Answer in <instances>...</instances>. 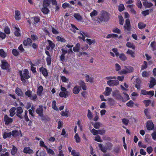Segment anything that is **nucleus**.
<instances>
[{"instance_id": "f257e3e1", "label": "nucleus", "mask_w": 156, "mask_h": 156, "mask_svg": "<svg viewBox=\"0 0 156 156\" xmlns=\"http://www.w3.org/2000/svg\"><path fill=\"white\" fill-rule=\"evenodd\" d=\"M116 77L115 76H107L105 78V80L107 81V84L110 86H116L119 84V82L117 80H113L115 79Z\"/></svg>"}, {"instance_id": "f03ea898", "label": "nucleus", "mask_w": 156, "mask_h": 156, "mask_svg": "<svg viewBox=\"0 0 156 156\" xmlns=\"http://www.w3.org/2000/svg\"><path fill=\"white\" fill-rule=\"evenodd\" d=\"M21 76V80L22 81L24 85L25 84L26 81L25 79H27L30 77V76L29 75V72L27 69H25L23 71V73L21 71L19 72Z\"/></svg>"}, {"instance_id": "7ed1b4c3", "label": "nucleus", "mask_w": 156, "mask_h": 156, "mask_svg": "<svg viewBox=\"0 0 156 156\" xmlns=\"http://www.w3.org/2000/svg\"><path fill=\"white\" fill-rule=\"evenodd\" d=\"M71 30L72 31L74 32H75L77 31L78 33L80 34V36H79L78 37L80 39H82L83 41H86L85 39V36H86V34L84 33L82 31H78V28L75 27L74 25L71 24Z\"/></svg>"}, {"instance_id": "20e7f679", "label": "nucleus", "mask_w": 156, "mask_h": 156, "mask_svg": "<svg viewBox=\"0 0 156 156\" xmlns=\"http://www.w3.org/2000/svg\"><path fill=\"white\" fill-rule=\"evenodd\" d=\"M133 68L129 66H125L124 69L119 72V74H125L132 72L133 71Z\"/></svg>"}, {"instance_id": "39448f33", "label": "nucleus", "mask_w": 156, "mask_h": 156, "mask_svg": "<svg viewBox=\"0 0 156 156\" xmlns=\"http://www.w3.org/2000/svg\"><path fill=\"white\" fill-rule=\"evenodd\" d=\"M101 21H106L109 19V14L107 12L102 11L99 18Z\"/></svg>"}, {"instance_id": "423d86ee", "label": "nucleus", "mask_w": 156, "mask_h": 156, "mask_svg": "<svg viewBox=\"0 0 156 156\" xmlns=\"http://www.w3.org/2000/svg\"><path fill=\"white\" fill-rule=\"evenodd\" d=\"M40 20V17L38 16H34L29 18L28 20V22L30 25L31 24L35 25L36 24L39 22Z\"/></svg>"}, {"instance_id": "0eeeda50", "label": "nucleus", "mask_w": 156, "mask_h": 156, "mask_svg": "<svg viewBox=\"0 0 156 156\" xmlns=\"http://www.w3.org/2000/svg\"><path fill=\"white\" fill-rule=\"evenodd\" d=\"M61 91L59 94V96L62 98L64 97L66 98L68 96L69 92L66 89L61 86Z\"/></svg>"}, {"instance_id": "6e6552de", "label": "nucleus", "mask_w": 156, "mask_h": 156, "mask_svg": "<svg viewBox=\"0 0 156 156\" xmlns=\"http://www.w3.org/2000/svg\"><path fill=\"white\" fill-rule=\"evenodd\" d=\"M43 29L44 31L46 34H49V31L51 30L53 33L54 34H58V32L57 30L49 26V28H48L47 29H46V28H45L44 29L43 28Z\"/></svg>"}, {"instance_id": "1a4fd4ad", "label": "nucleus", "mask_w": 156, "mask_h": 156, "mask_svg": "<svg viewBox=\"0 0 156 156\" xmlns=\"http://www.w3.org/2000/svg\"><path fill=\"white\" fill-rule=\"evenodd\" d=\"M25 95L33 100L36 99L37 98V96L36 94H33L32 91L30 90L27 91L25 92Z\"/></svg>"}, {"instance_id": "9d476101", "label": "nucleus", "mask_w": 156, "mask_h": 156, "mask_svg": "<svg viewBox=\"0 0 156 156\" xmlns=\"http://www.w3.org/2000/svg\"><path fill=\"white\" fill-rule=\"evenodd\" d=\"M134 79L136 80L135 82V87L137 89H140V79L137 77H133L132 78V79Z\"/></svg>"}, {"instance_id": "9b49d317", "label": "nucleus", "mask_w": 156, "mask_h": 156, "mask_svg": "<svg viewBox=\"0 0 156 156\" xmlns=\"http://www.w3.org/2000/svg\"><path fill=\"white\" fill-rule=\"evenodd\" d=\"M4 120L5 122V123L6 125H8L11 123L13 121L12 119L9 117L7 115H5L4 117Z\"/></svg>"}, {"instance_id": "f8f14e48", "label": "nucleus", "mask_w": 156, "mask_h": 156, "mask_svg": "<svg viewBox=\"0 0 156 156\" xmlns=\"http://www.w3.org/2000/svg\"><path fill=\"white\" fill-rule=\"evenodd\" d=\"M43 88L41 86H40L37 87V95L40 96H42L43 94Z\"/></svg>"}, {"instance_id": "ddd939ff", "label": "nucleus", "mask_w": 156, "mask_h": 156, "mask_svg": "<svg viewBox=\"0 0 156 156\" xmlns=\"http://www.w3.org/2000/svg\"><path fill=\"white\" fill-rule=\"evenodd\" d=\"M147 127L148 130H151L154 128V125L151 120H149L147 122Z\"/></svg>"}, {"instance_id": "4468645a", "label": "nucleus", "mask_w": 156, "mask_h": 156, "mask_svg": "<svg viewBox=\"0 0 156 156\" xmlns=\"http://www.w3.org/2000/svg\"><path fill=\"white\" fill-rule=\"evenodd\" d=\"M81 89L80 87L78 85L75 86L73 89V93L75 94H77Z\"/></svg>"}, {"instance_id": "2eb2a0df", "label": "nucleus", "mask_w": 156, "mask_h": 156, "mask_svg": "<svg viewBox=\"0 0 156 156\" xmlns=\"http://www.w3.org/2000/svg\"><path fill=\"white\" fill-rule=\"evenodd\" d=\"M1 67L3 69H7L9 67V65L5 60H2V61Z\"/></svg>"}, {"instance_id": "dca6fc26", "label": "nucleus", "mask_w": 156, "mask_h": 156, "mask_svg": "<svg viewBox=\"0 0 156 156\" xmlns=\"http://www.w3.org/2000/svg\"><path fill=\"white\" fill-rule=\"evenodd\" d=\"M48 42L49 45L47 47V49L48 50L50 49H52L55 47V44L51 41L49 40H48Z\"/></svg>"}, {"instance_id": "f3484780", "label": "nucleus", "mask_w": 156, "mask_h": 156, "mask_svg": "<svg viewBox=\"0 0 156 156\" xmlns=\"http://www.w3.org/2000/svg\"><path fill=\"white\" fill-rule=\"evenodd\" d=\"M130 21L129 19H127L126 20V23L124 26L125 29L129 30L130 29Z\"/></svg>"}, {"instance_id": "a211bd4d", "label": "nucleus", "mask_w": 156, "mask_h": 156, "mask_svg": "<svg viewBox=\"0 0 156 156\" xmlns=\"http://www.w3.org/2000/svg\"><path fill=\"white\" fill-rule=\"evenodd\" d=\"M149 87L150 88H152L156 84V80L153 78H151L150 81L149 83Z\"/></svg>"}, {"instance_id": "6ab92c4d", "label": "nucleus", "mask_w": 156, "mask_h": 156, "mask_svg": "<svg viewBox=\"0 0 156 156\" xmlns=\"http://www.w3.org/2000/svg\"><path fill=\"white\" fill-rule=\"evenodd\" d=\"M23 112V110L22 108L20 107H17L16 108V115L19 117L21 118V114Z\"/></svg>"}, {"instance_id": "aec40b11", "label": "nucleus", "mask_w": 156, "mask_h": 156, "mask_svg": "<svg viewBox=\"0 0 156 156\" xmlns=\"http://www.w3.org/2000/svg\"><path fill=\"white\" fill-rule=\"evenodd\" d=\"M40 71L41 72L44 76H47L48 75V72L46 69L42 67L40 68Z\"/></svg>"}, {"instance_id": "412c9836", "label": "nucleus", "mask_w": 156, "mask_h": 156, "mask_svg": "<svg viewBox=\"0 0 156 156\" xmlns=\"http://www.w3.org/2000/svg\"><path fill=\"white\" fill-rule=\"evenodd\" d=\"M112 91V89L111 88L107 87H106L105 91L104 92V94L106 96L109 95Z\"/></svg>"}, {"instance_id": "4be33fe9", "label": "nucleus", "mask_w": 156, "mask_h": 156, "mask_svg": "<svg viewBox=\"0 0 156 156\" xmlns=\"http://www.w3.org/2000/svg\"><path fill=\"white\" fill-rule=\"evenodd\" d=\"M32 41L30 39L28 38L24 41L23 44L25 46H29L30 45Z\"/></svg>"}, {"instance_id": "5701e85b", "label": "nucleus", "mask_w": 156, "mask_h": 156, "mask_svg": "<svg viewBox=\"0 0 156 156\" xmlns=\"http://www.w3.org/2000/svg\"><path fill=\"white\" fill-rule=\"evenodd\" d=\"M143 5L147 8H150L153 5V4L147 1H144L143 2Z\"/></svg>"}, {"instance_id": "b1692460", "label": "nucleus", "mask_w": 156, "mask_h": 156, "mask_svg": "<svg viewBox=\"0 0 156 156\" xmlns=\"http://www.w3.org/2000/svg\"><path fill=\"white\" fill-rule=\"evenodd\" d=\"M23 152L26 154H31L33 153V151L30 147H27L24 148Z\"/></svg>"}, {"instance_id": "393cba45", "label": "nucleus", "mask_w": 156, "mask_h": 156, "mask_svg": "<svg viewBox=\"0 0 156 156\" xmlns=\"http://www.w3.org/2000/svg\"><path fill=\"white\" fill-rule=\"evenodd\" d=\"M15 18L16 20H19L20 18V12L18 10H16L15 12Z\"/></svg>"}, {"instance_id": "a878e982", "label": "nucleus", "mask_w": 156, "mask_h": 156, "mask_svg": "<svg viewBox=\"0 0 156 156\" xmlns=\"http://www.w3.org/2000/svg\"><path fill=\"white\" fill-rule=\"evenodd\" d=\"M36 112L40 116H41L43 112V109L42 106H39V108L37 109Z\"/></svg>"}, {"instance_id": "bb28decb", "label": "nucleus", "mask_w": 156, "mask_h": 156, "mask_svg": "<svg viewBox=\"0 0 156 156\" xmlns=\"http://www.w3.org/2000/svg\"><path fill=\"white\" fill-rule=\"evenodd\" d=\"M126 53L130 55L131 57L133 58H134L135 56V54L134 52L129 49H128Z\"/></svg>"}, {"instance_id": "cd10ccee", "label": "nucleus", "mask_w": 156, "mask_h": 156, "mask_svg": "<svg viewBox=\"0 0 156 156\" xmlns=\"http://www.w3.org/2000/svg\"><path fill=\"white\" fill-rule=\"evenodd\" d=\"M12 136L14 137H16L17 136H20V137L22 136L21 133L20 132L16 130L12 131Z\"/></svg>"}, {"instance_id": "c85d7f7f", "label": "nucleus", "mask_w": 156, "mask_h": 156, "mask_svg": "<svg viewBox=\"0 0 156 156\" xmlns=\"http://www.w3.org/2000/svg\"><path fill=\"white\" fill-rule=\"evenodd\" d=\"M85 77L86 78V81L87 82H89L90 83H93V78L90 77L88 74H85Z\"/></svg>"}, {"instance_id": "c756f323", "label": "nucleus", "mask_w": 156, "mask_h": 156, "mask_svg": "<svg viewBox=\"0 0 156 156\" xmlns=\"http://www.w3.org/2000/svg\"><path fill=\"white\" fill-rule=\"evenodd\" d=\"M73 16L77 20L80 21H82V17L79 13H75Z\"/></svg>"}, {"instance_id": "7c9ffc66", "label": "nucleus", "mask_w": 156, "mask_h": 156, "mask_svg": "<svg viewBox=\"0 0 156 156\" xmlns=\"http://www.w3.org/2000/svg\"><path fill=\"white\" fill-rule=\"evenodd\" d=\"M41 11L44 14H48L49 12V10L47 6H43L41 9Z\"/></svg>"}, {"instance_id": "2f4dec72", "label": "nucleus", "mask_w": 156, "mask_h": 156, "mask_svg": "<svg viewBox=\"0 0 156 156\" xmlns=\"http://www.w3.org/2000/svg\"><path fill=\"white\" fill-rule=\"evenodd\" d=\"M51 0H44L43 2V6H48L51 4Z\"/></svg>"}, {"instance_id": "473e14b6", "label": "nucleus", "mask_w": 156, "mask_h": 156, "mask_svg": "<svg viewBox=\"0 0 156 156\" xmlns=\"http://www.w3.org/2000/svg\"><path fill=\"white\" fill-rule=\"evenodd\" d=\"M123 94L125 96L123 97H122V99L123 102H125L129 100V95L128 94H126L125 92H124Z\"/></svg>"}, {"instance_id": "72a5a7b5", "label": "nucleus", "mask_w": 156, "mask_h": 156, "mask_svg": "<svg viewBox=\"0 0 156 156\" xmlns=\"http://www.w3.org/2000/svg\"><path fill=\"white\" fill-rule=\"evenodd\" d=\"M15 92L16 94L19 96H22L23 94V93L20 88H17L16 89Z\"/></svg>"}, {"instance_id": "f704fd0d", "label": "nucleus", "mask_w": 156, "mask_h": 156, "mask_svg": "<svg viewBox=\"0 0 156 156\" xmlns=\"http://www.w3.org/2000/svg\"><path fill=\"white\" fill-rule=\"evenodd\" d=\"M16 108L15 107L12 108L9 110L10 115L11 116H13L16 114Z\"/></svg>"}, {"instance_id": "c9c22d12", "label": "nucleus", "mask_w": 156, "mask_h": 156, "mask_svg": "<svg viewBox=\"0 0 156 156\" xmlns=\"http://www.w3.org/2000/svg\"><path fill=\"white\" fill-rule=\"evenodd\" d=\"M118 56L120 59L122 61H125L127 59V58L125 55L123 53L119 54Z\"/></svg>"}, {"instance_id": "e433bc0d", "label": "nucleus", "mask_w": 156, "mask_h": 156, "mask_svg": "<svg viewBox=\"0 0 156 156\" xmlns=\"http://www.w3.org/2000/svg\"><path fill=\"white\" fill-rule=\"evenodd\" d=\"M146 26V24L142 22H139L138 24V27L140 29H142L144 28Z\"/></svg>"}, {"instance_id": "4c0bfd02", "label": "nucleus", "mask_w": 156, "mask_h": 156, "mask_svg": "<svg viewBox=\"0 0 156 156\" xmlns=\"http://www.w3.org/2000/svg\"><path fill=\"white\" fill-rule=\"evenodd\" d=\"M124 85L125 86V87L122 85H120V87L121 89L123 91H127L128 90V85L126 83H124Z\"/></svg>"}, {"instance_id": "58836bf2", "label": "nucleus", "mask_w": 156, "mask_h": 156, "mask_svg": "<svg viewBox=\"0 0 156 156\" xmlns=\"http://www.w3.org/2000/svg\"><path fill=\"white\" fill-rule=\"evenodd\" d=\"M91 123L94 127L96 129H99L101 125V123L99 122H97L95 123L92 122Z\"/></svg>"}, {"instance_id": "ea45409f", "label": "nucleus", "mask_w": 156, "mask_h": 156, "mask_svg": "<svg viewBox=\"0 0 156 156\" xmlns=\"http://www.w3.org/2000/svg\"><path fill=\"white\" fill-rule=\"evenodd\" d=\"M126 46L128 48H131L133 49H135V45L130 42H127L126 44Z\"/></svg>"}, {"instance_id": "a19ab883", "label": "nucleus", "mask_w": 156, "mask_h": 156, "mask_svg": "<svg viewBox=\"0 0 156 156\" xmlns=\"http://www.w3.org/2000/svg\"><path fill=\"white\" fill-rule=\"evenodd\" d=\"M68 112L69 111L67 109L65 111H62L61 112V114L62 116L68 117L69 115Z\"/></svg>"}, {"instance_id": "79ce46f5", "label": "nucleus", "mask_w": 156, "mask_h": 156, "mask_svg": "<svg viewBox=\"0 0 156 156\" xmlns=\"http://www.w3.org/2000/svg\"><path fill=\"white\" fill-rule=\"evenodd\" d=\"M80 45L79 43H77L75 46L73 48V51L75 52L78 51L80 49Z\"/></svg>"}, {"instance_id": "37998d69", "label": "nucleus", "mask_w": 156, "mask_h": 156, "mask_svg": "<svg viewBox=\"0 0 156 156\" xmlns=\"http://www.w3.org/2000/svg\"><path fill=\"white\" fill-rule=\"evenodd\" d=\"M76 142V143H80V139L78 133H76L74 136Z\"/></svg>"}, {"instance_id": "c03bdc74", "label": "nucleus", "mask_w": 156, "mask_h": 156, "mask_svg": "<svg viewBox=\"0 0 156 156\" xmlns=\"http://www.w3.org/2000/svg\"><path fill=\"white\" fill-rule=\"evenodd\" d=\"M0 55L2 58H4L7 56V54L2 49H0Z\"/></svg>"}, {"instance_id": "a18cd8bd", "label": "nucleus", "mask_w": 156, "mask_h": 156, "mask_svg": "<svg viewBox=\"0 0 156 156\" xmlns=\"http://www.w3.org/2000/svg\"><path fill=\"white\" fill-rule=\"evenodd\" d=\"M90 130L91 132L93 135H96L98 134V130L95 129L93 128L91 129L90 127H89Z\"/></svg>"}, {"instance_id": "49530a36", "label": "nucleus", "mask_w": 156, "mask_h": 156, "mask_svg": "<svg viewBox=\"0 0 156 156\" xmlns=\"http://www.w3.org/2000/svg\"><path fill=\"white\" fill-rule=\"evenodd\" d=\"M12 135V133L11 132H9L8 133H4L3 134V138L4 139H5L7 138L10 137Z\"/></svg>"}, {"instance_id": "de8ad7c7", "label": "nucleus", "mask_w": 156, "mask_h": 156, "mask_svg": "<svg viewBox=\"0 0 156 156\" xmlns=\"http://www.w3.org/2000/svg\"><path fill=\"white\" fill-rule=\"evenodd\" d=\"M87 111V117L89 119L91 120L93 118V114L90 110H88Z\"/></svg>"}, {"instance_id": "09e8293b", "label": "nucleus", "mask_w": 156, "mask_h": 156, "mask_svg": "<svg viewBox=\"0 0 156 156\" xmlns=\"http://www.w3.org/2000/svg\"><path fill=\"white\" fill-rule=\"evenodd\" d=\"M56 101H53L52 102V107L53 109L56 110H58V108L57 107L56 104Z\"/></svg>"}, {"instance_id": "8fccbe9b", "label": "nucleus", "mask_w": 156, "mask_h": 156, "mask_svg": "<svg viewBox=\"0 0 156 156\" xmlns=\"http://www.w3.org/2000/svg\"><path fill=\"white\" fill-rule=\"evenodd\" d=\"M134 105V103L132 100L129 101L126 104V106L129 108H132Z\"/></svg>"}, {"instance_id": "3c124183", "label": "nucleus", "mask_w": 156, "mask_h": 156, "mask_svg": "<svg viewBox=\"0 0 156 156\" xmlns=\"http://www.w3.org/2000/svg\"><path fill=\"white\" fill-rule=\"evenodd\" d=\"M20 29L19 27L16 28V30L14 31V34L16 36L19 37L20 35Z\"/></svg>"}, {"instance_id": "603ef678", "label": "nucleus", "mask_w": 156, "mask_h": 156, "mask_svg": "<svg viewBox=\"0 0 156 156\" xmlns=\"http://www.w3.org/2000/svg\"><path fill=\"white\" fill-rule=\"evenodd\" d=\"M98 14V11L95 10H94L91 13H90V16L91 17L97 15Z\"/></svg>"}, {"instance_id": "864d4df0", "label": "nucleus", "mask_w": 156, "mask_h": 156, "mask_svg": "<svg viewBox=\"0 0 156 156\" xmlns=\"http://www.w3.org/2000/svg\"><path fill=\"white\" fill-rule=\"evenodd\" d=\"M17 149L16 147L14 146H13L11 150V153L12 155H15L16 153Z\"/></svg>"}, {"instance_id": "5fc2aeb1", "label": "nucleus", "mask_w": 156, "mask_h": 156, "mask_svg": "<svg viewBox=\"0 0 156 156\" xmlns=\"http://www.w3.org/2000/svg\"><path fill=\"white\" fill-rule=\"evenodd\" d=\"M118 37V35L116 34H112L108 35L106 37L107 38H109L111 37Z\"/></svg>"}, {"instance_id": "6e6d98bb", "label": "nucleus", "mask_w": 156, "mask_h": 156, "mask_svg": "<svg viewBox=\"0 0 156 156\" xmlns=\"http://www.w3.org/2000/svg\"><path fill=\"white\" fill-rule=\"evenodd\" d=\"M150 10L149 9H147L144 11H143L141 13L144 16H146L148 15H149L150 13Z\"/></svg>"}, {"instance_id": "4d7b16f0", "label": "nucleus", "mask_w": 156, "mask_h": 156, "mask_svg": "<svg viewBox=\"0 0 156 156\" xmlns=\"http://www.w3.org/2000/svg\"><path fill=\"white\" fill-rule=\"evenodd\" d=\"M71 154L73 156H80L79 153L74 150H72L71 151Z\"/></svg>"}, {"instance_id": "13d9d810", "label": "nucleus", "mask_w": 156, "mask_h": 156, "mask_svg": "<svg viewBox=\"0 0 156 156\" xmlns=\"http://www.w3.org/2000/svg\"><path fill=\"white\" fill-rule=\"evenodd\" d=\"M94 140L99 142H102V140L101 139L100 136L98 135H97L95 136Z\"/></svg>"}, {"instance_id": "bf43d9fd", "label": "nucleus", "mask_w": 156, "mask_h": 156, "mask_svg": "<svg viewBox=\"0 0 156 156\" xmlns=\"http://www.w3.org/2000/svg\"><path fill=\"white\" fill-rule=\"evenodd\" d=\"M76 124L78 126L80 129V130L81 131H82L83 130L82 126L81 124V121L80 120H78V121L76 123Z\"/></svg>"}, {"instance_id": "052dcab7", "label": "nucleus", "mask_w": 156, "mask_h": 156, "mask_svg": "<svg viewBox=\"0 0 156 156\" xmlns=\"http://www.w3.org/2000/svg\"><path fill=\"white\" fill-rule=\"evenodd\" d=\"M46 150L49 154H51L52 155H54L55 154V153L54 151L50 148H48L47 147V148H45Z\"/></svg>"}, {"instance_id": "680f3d73", "label": "nucleus", "mask_w": 156, "mask_h": 156, "mask_svg": "<svg viewBox=\"0 0 156 156\" xmlns=\"http://www.w3.org/2000/svg\"><path fill=\"white\" fill-rule=\"evenodd\" d=\"M61 80L63 82L68 83L69 81V79L66 77L62 76L61 77Z\"/></svg>"}, {"instance_id": "e2e57ef3", "label": "nucleus", "mask_w": 156, "mask_h": 156, "mask_svg": "<svg viewBox=\"0 0 156 156\" xmlns=\"http://www.w3.org/2000/svg\"><path fill=\"white\" fill-rule=\"evenodd\" d=\"M86 42L89 45H91L92 44H94L95 43V41L94 40H91L90 39H86Z\"/></svg>"}, {"instance_id": "0e129e2a", "label": "nucleus", "mask_w": 156, "mask_h": 156, "mask_svg": "<svg viewBox=\"0 0 156 156\" xmlns=\"http://www.w3.org/2000/svg\"><path fill=\"white\" fill-rule=\"evenodd\" d=\"M144 112L147 119H149L151 118V116L149 115V111L148 109H145L144 110Z\"/></svg>"}, {"instance_id": "69168bd1", "label": "nucleus", "mask_w": 156, "mask_h": 156, "mask_svg": "<svg viewBox=\"0 0 156 156\" xmlns=\"http://www.w3.org/2000/svg\"><path fill=\"white\" fill-rule=\"evenodd\" d=\"M125 7L123 4H120L118 6V9L120 12H122L124 9Z\"/></svg>"}, {"instance_id": "338daca9", "label": "nucleus", "mask_w": 156, "mask_h": 156, "mask_svg": "<svg viewBox=\"0 0 156 156\" xmlns=\"http://www.w3.org/2000/svg\"><path fill=\"white\" fill-rule=\"evenodd\" d=\"M119 23L120 24L123 25L124 22V20L122 16H119Z\"/></svg>"}, {"instance_id": "774afa93", "label": "nucleus", "mask_w": 156, "mask_h": 156, "mask_svg": "<svg viewBox=\"0 0 156 156\" xmlns=\"http://www.w3.org/2000/svg\"><path fill=\"white\" fill-rule=\"evenodd\" d=\"M12 52L13 54L15 56H17L19 54L18 51L15 49H13L12 50Z\"/></svg>"}]
</instances>
